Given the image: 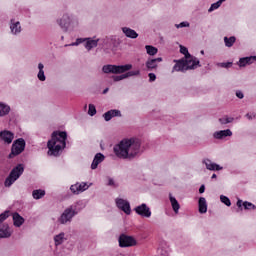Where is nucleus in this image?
<instances>
[{
    "label": "nucleus",
    "mask_w": 256,
    "mask_h": 256,
    "mask_svg": "<svg viewBox=\"0 0 256 256\" xmlns=\"http://www.w3.org/2000/svg\"><path fill=\"white\" fill-rule=\"evenodd\" d=\"M114 37L113 36H109L105 38V41L109 42V41H113Z\"/></svg>",
    "instance_id": "obj_52"
},
{
    "label": "nucleus",
    "mask_w": 256,
    "mask_h": 256,
    "mask_svg": "<svg viewBox=\"0 0 256 256\" xmlns=\"http://www.w3.org/2000/svg\"><path fill=\"white\" fill-rule=\"evenodd\" d=\"M65 240V234L63 232L54 236V243L56 246L63 245V243H65Z\"/></svg>",
    "instance_id": "obj_31"
},
{
    "label": "nucleus",
    "mask_w": 256,
    "mask_h": 256,
    "mask_svg": "<svg viewBox=\"0 0 256 256\" xmlns=\"http://www.w3.org/2000/svg\"><path fill=\"white\" fill-rule=\"evenodd\" d=\"M133 65L131 64H125V65H113V64H107L102 67L103 73L109 74L112 73L113 75H121L123 73H126V77H138V75H141V70H132ZM128 71V72H127Z\"/></svg>",
    "instance_id": "obj_3"
},
{
    "label": "nucleus",
    "mask_w": 256,
    "mask_h": 256,
    "mask_svg": "<svg viewBox=\"0 0 256 256\" xmlns=\"http://www.w3.org/2000/svg\"><path fill=\"white\" fill-rule=\"evenodd\" d=\"M176 63L172 68V73L181 72L185 73L191 69H197L199 67V59L194 56H188L187 58H182L180 60H174Z\"/></svg>",
    "instance_id": "obj_5"
},
{
    "label": "nucleus",
    "mask_w": 256,
    "mask_h": 256,
    "mask_svg": "<svg viewBox=\"0 0 256 256\" xmlns=\"http://www.w3.org/2000/svg\"><path fill=\"white\" fill-rule=\"evenodd\" d=\"M198 211L201 215L207 213V200L205 197H200L198 200Z\"/></svg>",
    "instance_id": "obj_26"
},
{
    "label": "nucleus",
    "mask_w": 256,
    "mask_h": 256,
    "mask_svg": "<svg viewBox=\"0 0 256 256\" xmlns=\"http://www.w3.org/2000/svg\"><path fill=\"white\" fill-rule=\"evenodd\" d=\"M176 29H183L185 27H191V24L188 21H183L179 24H175Z\"/></svg>",
    "instance_id": "obj_42"
},
{
    "label": "nucleus",
    "mask_w": 256,
    "mask_h": 256,
    "mask_svg": "<svg viewBox=\"0 0 256 256\" xmlns=\"http://www.w3.org/2000/svg\"><path fill=\"white\" fill-rule=\"evenodd\" d=\"M145 49H146L147 55H150V57H155V55L159 53V49H157V47L155 46L146 45Z\"/></svg>",
    "instance_id": "obj_30"
},
{
    "label": "nucleus",
    "mask_w": 256,
    "mask_h": 256,
    "mask_svg": "<svg viewBox=\"0 0 256 256\" xmlns=\"http://www.w3.org/2000/svg\"><path fill=\"white\" fill-rule=\"evenodd\" d=\"M10 112L11 106L4 102H0V117H5V115H9Z\"/></svg>",
    "instance_id": "obj_28"
},
{
    "label": "nucleus",
    "mask_w": 256,
    "mask_h": 256,
    "mask_svg": "<svg viewBox=\"0 0 256 256\" xmlns=\"http://www.w3.org/2000/svg\"><path fill=\"white\" fill-rule=\"evenodd\" d=\"M236 97H237L238 99H243V98L245 97V94H243V91L237 90V91H236Z\"/></svg>",
    "instance_id": "obj_48"
},
{
    "label": "nucleus",
    "mask_w": 256,
    "mask_h": 256,
    "mask_svg": "<svg viewBox=\"0 0 256 256\" xmlns=\"http://www.w3.org/2000/svg\"><path fill=\"white\" fill-rule=\"evenodd\" d=\"M87 38H77L75 42L69 44V47H77L78 45H81V43H86Z\"/></svg>",
    "instance_id": "obj_38"
},
{
    "label": "nucleus",
    "mask_w": 256,
    "mask_h": 256,
    "mask_svg": "<svg viewBox=\"0 0 256 256\" xmlns=\"http://www.w3.org/2000/svg\"><path fill=\"white\" fill-rule=\"evenodd\" d=\"M220 201L221 203L226 205V207H231V200L229 199V197L225 195H220Z\"/></svg>",
    "instance_id": "obj_37"
},
{
    "label": "nucleus",
    "mask_w": 256,
    "mask_h": 256,
    "mask_svg": "<svg viewBox=\"0 0 256 256\" xmlns=\"http://www.w3.org/2000/svg\"><path fill=\"white\" fill-rule=\"evenodd\" d=\"M237 207L241 208L243 207V200H238L236 203Z\"/></svg>",
    "instance_id": "obj_51"
},
{
    "label": "nucleus",
    "mask_w": 256,
    "mask_h": 256,
    "mask_svg": "<svg viewBox=\"0 0 256 256\" xmlns=\"http://www.w3.org/2000/svg\"><path fill=\"white\" fill-rule=\"evenodd\" d=\"M211 179H217V174H213V175L211 176Z\"/></svg>",
    "instance_id": "obj_54"
},
{
    "label": "nucleus",
    "mask_w": 256,
    "mask_h": 256,
    "mask_svg": "<svg viewBox=\"0 0 256 256\" xmlns=\"http://www.w3.org/2000/svg\"><path fill=\"white\" fill-rule=\"evenodd\" d=\"M233 132L231 129H226V130H219L213 133V138L214 139H225L226 137H232Z\"/></svg>",
    "instance_id": "obj_17"
},
{
    "label": "nucleus",
    "mask_w": 256,
    "mask_h": 256,
    "mask_svg": "<svg viewBox=\"0 0 256 256\" xmlns=\"http://www.w3.org/2000/svg\"><path fill=\"white\" fill-rule=\"evenodd\" d=\"M169 200L171 203V207L174 211V213L177 215L179 214V210L181 209V205L179 204V201H177V198L173 196V194H169Z\"/></svg>",
    "instance_id": "obj_23"
},
{
    "label": "nucleus",
    "mask_w": 256,
    "mask_h": 256,
    "mask_svg": "<svg viewBox=\"0 0 256 256\" xmlns=\"http://www.w3.org/2000/svg\"><path fill=\"white\" fill-rule=\"evenodd\" d=\"M97 45H99V39L86 38L85 49H87V51H91V49H95Z\"/></svg>",
    "instance_id": "obj_25"
},
{
    "label": "nucleus",
    "mask_w": 256,
    "mask_h": 256,
    "mask_svg": "<svg viewBox=\"0 0 256 256\" xmlns=\"http://www.w3.org/2000/svg\"><path fill=\"white\" fill-rule=\"evenodd\" d=\"M136 215L149 219L152 215L151 208L147 204L142 203L134 208Z\"/></svg>",
    "instance_id": "obj_11"
},
{
    "label": "nucleus",
    "mask_w": 256,
    "mask_h": 256,
    "mask_svg": "<svg viewBox=\"0 0 256 256\" xmlns=\"http://www.w3.org/2000/svg\"><path fill=\"white\" fill-rule=\"evenodd\" d=\"M148 77H149V83H153L157 80V75H155V73H153V72H150L148 74Z\"/></svg>",
    "instance_id": "obj_45"
},
{
    "label": "nucleus",
    "mask_w": 256,
    "mask_h": 256,
    "mask_svg": "<svg viewBox=\"0 0 256 256\" xmlns=\"http://www.w3.org/2000/svg\"><path fill=\"white\" fill-rule=\"evenodd\" d=\"M107 185L109 187H119V185H117V183H115V180L113 178H108V183Z\"/></svg>",
    "instance_id": "obj_46"
},
{
    "label": "nucleus",
    "mask_w": 256,
    "mask_h": 256,
    "mask_svg": "<svg viewBox=\"0 0 256 256\" xmlns=\"http://www.w3.org/2000/svg\"><path fill=\"white\" fill-rule=\"evenodd\" d=\"M115 203L116 207H118L120 211H123L126 215H131V204L129 201L122 198H116Z\"/></svg>",
    "instance_id": "obj_12"
},
{
    "label": "nucleus",
    "mask_w": 256,
    "mask_h": 256,
    "mask_svg": "<svg viewBox=\"0 0 256 256\" xmlns=\"http://www.w3.org/2000/svg\"><path fill=\"white\" fill-rule=\"evenodd\" d=\"M44 195H45V190L37 189V190H33L32 192V197L33 199H36V200L43 199Z\"/></svg>",
    "instance_id": "obj_32"
},
{
    "label": "nucleus",
    "mask_w": 256,
    "mask_h": 256,
    "mask_svg": "<svg viewBox=\"0 0 256 256\" xmlns=\"http://www.w3.org/2000/svg\"><path fill=\"white\" fill-rule=\"evenodd\" d=\"M180 53L184 55V59H187V57H191V54L189 53V49L185 46H180Z\"/></svg>",
    "instance_id": "obj_39"
},
{
    "label": "nucleus",
    "mask_w": 256,
    "mask_h": 256,
    "mask_svg": "<svg viewBox=\"0 0 256 256\" xmlns=\"http://www.w3.org/2000/svg\"><path fill=\"white\" fill-rule=\"evenodd\" d=\"M255 61H256V56L243 57L239 59L237 65H239V67H247V65H253Z\"/></svg>",
    "instance_id": "obj_19"
},
{
    "label": "nucleus",
    "mask_w": 256,
    "mask_h": 256,
    "mask_svg": "<svg viewBox=\"0 0 256 256\" xmlns=\"http://www.w3.org/2000/svg\"><path fill=\"white\" fill-rule=\"evenodd\" d=\"M121 31L128 39H137V37H139L137 31L131 29L130 27H122Z\"/></svg>",
    "instance_id": "obj_21"
},
{
    "label": "nucleus",
    "mask_w": 256,
    "mask_h": 256,
    "mask_svg": "<svg viewBox=\"0 0 256 256\" xmlns=\"http://www.w3.org/2000/svg\"><path fill=\"white\" fill-rule=\"evenodd\" d=\"M256 117V114L254 112H250V113H247L246 114V118L249 120V121H253V119H255Z\"/></svg>",
    "instance_id": "obj_47"
},
{
    "label": "nucleus",
    "mask_w": 256,
    "mask_h": 256,
    "mask_svg": "<svg viewBox=\"0 0 256 256\" xmlns=\"http://www.w3.org/2000/svg\"><path fill=\"white\" fill-rule=\"evenodd\" d=\"M199 193H205V186L202 184L199 188Z\"/></svg>",
    "instance_id": "obj_50"
},
{
    "label": "nucleus",
    "mask_w": 256,
    "mask_h": 256,
    "mask_svg": "<svg viewBox=\"0 0 256 256\" xmlns=\"http://www.w3.org/2000/svg\"><path fill=\"white\" fill-rule=\"evenodd\" d=\"M112 79L115 82L123 81V79H127V74L125 73L119 76H113Z\"/></svg>",
    "instance_id": "obj_43"
},
{
    "label": "nucleus",
    "mask_w": 256,
    "mask_h": 256,
    "mask_svg": "<svg viewBox=\"0 0 256 256\" xmlns=\"http://www.w3.org/2000/svg\"><path fill=\"white\" fill-rule=\"evenodd\" d=\"M109 92V88H105L104 90H103V95H105L106 93H108Z\"/></svg>",
    "instance_id": "obj_53"
},
{
    "label": "nucleus",
    "mask_w": 256,
    "mask_h": 256,
    "mask_svg": "<svg viewBox=\"0 0 256 256\" xmlns=\"http://www.w3.org/2000/svg\"><path fill=\"white\" fill-rule=\"evenodd\" d=\"M79 213V209H77V204H73L70 207L66 208L61 216L58 218V223L60 225H67L73 221V217Z\"/></svg>",
    "instance_id": "obj_7"
},
{
    "label": "nucleus",
    "mask_w": 256,
    "mask_h": 256,
    "mask_svg": "<svg viewBox=\"0 0 256 256\" xmlns=\"http://www.w3.org/2000/svg\"><path fill=\"white\" fill-rule=\"evenodd\" d=\"M203 53H204V52H203V51H201V54H202V55H203Z\"/></svg>",
    "instance_id": "obj_56"
},
{
    "label": "nucleus",
    "mask_w": 256,
    "mask_h": 256,
    "mask_svg": "<svg viewBox=\"0 0 256 256\" xmlns=\"http://www.w3.org/2000/svg\"><path fill=\"white\" fill-rule=\"evenodd\" d=\"M10 31L13 35H20L23 29L21 28V22L11 19L10 20Z\"/></svg>",
    "instance_id": "obj_16"
},
{
    "label": "nucleus",
    "mask_w": 256,
    "mask_h": 256,
    "mask_svg": "<svg viewBox=\"0 0 256 256\" xmlns=\"http://www.w3.org/2000/svg\"><path fill=\"white\" fill-rule=\"evenodd\" d=\"M9 215H11V211L6 210L3 213L0 214V223H3L5 219H8Z\"/></svg>",
    "instance_id": "obj_41"
},
{
    "label": "nucleus",
    "mask_w": 256,
    "mask_h": 256,
    "mask_svg": "<svg viewBox=\"0 0 256 256\" xmlns=\"http://www.w3.org/2000/svg\"><path fill=\"white\" fill-rule=\"evenodd\" d=\"M15 138V135L10 131H2L0 132V139L4 141V143H7L10 145V143H13V139Z\"/></svg>",
    "instance_id": "obj_18"
},
{
    "label": "nucleus",
    "mask_w": 256,
    "mask_h": 256,
    "mask_svg": "<svg viewBox=\"0 0 256 256\" xmlns=\"http://www.w3.org/2000/svg\"><path fill=\"white\" fill-rule=\"evenodd\" d=\"M233 121H234V118L229 117V116H224V117L219 119V123L221 125H228V123H233Z\"/></svg>",
    "instance_id": "obj_34"
},
{
    "label": "nucleus",
    "mask_w": 256,
    "mask_h": 256,
    "mask_svg": "<svg viewBox=\"0 0 256 256\" xmlns=\"http://www.w3.org/2000/svg\"><path fill=\"white\" fill-rule=\"evenodd\" d=\"M218 67H222L223 69H229L233 65L232 62H222L217 64Z\"/></svg>",
    "instance_id": "obj_44"
},
{
    "label": "nucleus",
    "mask_w": 256,
    "mask_h": 256,
    "mask_svg": "<svg viewBox=\"0 0 256 256\" xmlns=\"http://www.w3.org/2000/svg\"><path fill=\"white\" fill-rule=\"evenodd\" d=\"M56 23L64 33H73L79 29V18L73 14L64 13L56 20Z\"/></svg>",
    "instance_id": "obj_4"
},
{
    "label": "nucleus",
    "mask_w": 256,
    "mask_h": 256,
    "mask_svg": "<svg viewBox=\"0 0 256 256\" xmlns=\"http://www.w3.org/2000/svg\"><path fill=\"white\" fill-rule=\"evenodd\" d=\"M103 161H105V155L97 153L92 161L91 169H97V167H99V164L103 163Z\"/></svg>",
    "instance_id": "obj_24"
},
{
    "label": "nucleus",
    "mask_w": 256,
    "mask_h": 256,
    "mask_svg": "<svg viewBox=\"0 0 256 256\" xmlns=\"http://www.w3.org/2000/svg\"><path fill=\"white\" fill-rule=\"evenodd\" d=\"M88 115H90V117L97 115V108L93 104H89L88 106Z\"/></svg>",
    "instance_id": "obj_36"
},
{
    "label": "nucleus",
    "mask_w": 256,
    "mask_h": 256,
    "mask_svg": "<svg viewBox=\"0 0 256 256\" xmlns=\"http://www.w3.org/2000/svg\"><path fill=\"white\" fill-rule=\"evenodd\" d=\"M113 152L118 159H135L141 153V141L137 138H124L113 147Z\"/></svg>",
    "instance_id": "obj_1"
},
{
    "label": "nucleus",
    "mask_w": 256,
    "mask_h": 256,
    "mask_svg": "<svg viewBox=\"0 0 256 256\" xmlns=\"http://www.w3.org/2000/svg\"><path fill=\"white\" fill-rule=\"evenodd\" d=\"M104 121H111L113 117H122L120 110L112 109L103 114Z\"/></svg>",
    "instance_id": "obj_20"
},
{
    "label": "nucleus",
    "mask_w": 256,
    "mask_h": 256,
    "mask_svg": "<svg viewBox=\"0 0 256 256\" xmlns=\"http://www.w3.org/2000/svg\"><path fill=\"white\" fill-rule=\"evenodd\" d=\"M91 185V183L87 182H76L70 186V191L72 195H80V193L87 191Z\"/></svg>",
    "instance_id": "obj_10"
},
{
    "label": "nucleus",
    "mask_w": 256,
    "mask_h": 256,
    "mask_svg": "<svg viewBox=\"0 0 256 256\" xmlns=\"http://www.w3.org/2000/svg\"><path fill=\"white\" fill-rule=\"evenodd\" d=\"M202 163L208 171H223V166L211 161L209 158L203 159Z\"/></svg>",
    "instance_id": "obj_14"
},
{
    "label": "nucleus",
    "mask_w": 256,
    "mask_h": 256,
    "mask_svg": "<svg viewBox=\"0 0 256 256\" xmlns=\"http://www.w3.org/2000/svg\"><path fill=\"white\" fill-rule=\"evenodd\" d=\"M118 242L120 247H134V245H137L135 238L125 234L120 235Z\"/></svg>",
    "instance_id": "obj_13"
},
{
    "label": "nucleus",
    "mask_w": 256,
    "mask_h": 256,
    "mask_svg": "<svg viewBox=\"0 0 256 256\" xmlns=\"http://www.w3.org/2000/svg\"><path fill=\"white\" fill-rule=\"evenodd\" d=\"M219 7H221V2L217 1L216 3H213L208 9V13H213V11L219 9Z\"/></svg>",
    "instance_id": "obj_40"
},
{
    "label": "nucleus",
    "mask_w": 256,
    "mask_h": 256,
    "mask_svg": "<svg viewBox=\"0 0 256 256\" xmlns=\"http://www.w3.org/2000/svg\"><path fill=\"white\" fill-rule=\"evenodd\" d=\"M243 207H244V209L246 210V211H255V209H256V206H255V204H253V203H251V202H249V201H244L243 202Z\"/></svg>",
    "instance_id": "obj_35"
},
{
    "label": "nucleus",
    "mask_w": 256,
    "mask_h": 256,
    "mask_svg": "<svg viewBox=\"0 0 256 256\" xmlns=\"http://www.w3.org/2000/svg\"><path fill=\"white\" fill-rule=\"evenodd\" d=\"M12 219L14 223V227H21L23 223H25V218L19 215V213L15 212L12 214Z\"/></svg>",
    "instance_id": "obj_27"
},
{
    "label": "nucleus",
    "mask_w": 256,
    "mask_h": 256,
    "mask_svg": "<svg viewBox=\"0 0 256 256\" xmlns=\"http://www.w3.org/2000/svg\"><path fill=\"white\" fill-rule=\"evenodd\" d=\"M158 253L160 256H169V253L163 249H159Z\"/></svg>",
    "instance_id": "obj_49"
},
{
    "label": "nucleus",
    "mask_w": 256,
    "mask_h": 256,
    "mask_svg": "<svg viewBox=\"0 0 256 256\" xmlns=\"http://www.w3.org/2000/svg\"><path fill=\"white\" fill-rule=\"evenodd\" d=\"M218 2L222 5V3L225 2V0H218Z\"/></svg>",
    "instance_id": "obj_55"
},
{
    "label": "nucleus",
    "mask_w": 256,
    "mask_h": 256,
    "mask_svg": "<svg viewBox=\"0 0 256 256\" xmlns=\"http://www.w3.org/2000/svg\"><path fill=\"white\" fill-rule=\"evenodd\" d=\"M45 65H43V63H39L38 64V74H37V78L39 81H46L47 77L45 76Z\"/></svg>",
    "instance_id": "obj_29"
},
{
    "label": "nucleus",
    "mask_w": 256,
    "mask_h": 256,
    "mask_svg": "<svg viewBox=\"0 0 256 256\" xmlns=\"http://www.w3.org/2000/svg\"><path fill=\"white\" fill-rule=\"evenodd\" d=\"M202 163L208 171H223V166L211 161L209 158L203 159Z\"/></svg>",
    "instance_id": "obj_15"
},
{
    "label": "nucleus",
    "mask_w": 256,
    "mask_h": 256,
    "mask_svg": "<svg viewBox=\"0 0 256 256\" xmlns=\"http://www.w3.org/2000/svg\"><path fill=\"white\" fill-rule=\"evenodd\" d=\"M25 173V166L23 164H18L16 165L9 173L7 178L4 181V186L5 187H11L15 181L21 177Z\"/></svg>",
    "instance_id": "obj_6"
},
{
    "label": "nucleus",
    "mask_w": 256,
    "mask_h": 256,
    "mask_svg": "<svg viewBox=\"0 0 256 256\" xmlns=\"http://www.w3.org/2000/svg\"><path fill=\"white\" fill-rule=\"evenodd\" d=\"M235 41H237V38H235V36L224 37V43L226 47H233V45H235Z\"/></svg>",
    "instance_id": "obj_33"
},
{
    "label": "nucleus",
    "mask_w": 256,
    "mask_h": 256,
    "mask_svg": "<svg viewBox=\"0 0 256 256\" xmlns=\"http://www.w3.org/2000/svg\"><path fill=\"white\" fill-rule=\"evenodd\" d=\"M13 234V230L9 228V225L4 224L0 226V239H7L8 237H11Z\"/></svg>",
    "instance_id": "obj_22"
},
{
    "label": "nucleus",
    "mask_w": 256,
    "mask_h": 256,
    "mask_svg": "<svg viewBox=\"0 0 256 256\" xmlns=\"http://www.w3.org/2000/svg\"><path fill=\"white\" fill-rule=\"evenodd\" d=\"M25 139L19 138L15 140L12 144L11 153L9 154V159L12 157H17V155H21L23 151H25Z\"/></svg>",
    "instance_id": "obj_8"
},
{
    "label": "nucleus",
    "mask_w": 256,
    "mask_h": 256,
    "mask_svg": "<svg viewBox=\"0 0 256 256\" xmlns=\"http://www.w3.org/2000/svg\"><path fill=\"white\" fill-rule=\"evenodd\" d=\"M65 147H67V132L54 131L51 139L47 142L48 155L50 157H59Z\"/></svg>",
    "instance_id": "obj_2"
},
{
    "label": "nucleus",
    "mask_w": 256,
    "mask_h": 256,
    "mask_svg": "<svg viewBox=\"0 0 256 256\" xmlns=\"http://www.w3.org/2000/svg\"><path fill=\"white\" fill-rule=\"evenodd\" d=\"M159 63H163V58H148L145 62V71L153 72L159 69Z\"/></svg>",
    "instance_id": "obj_9"
}]
</instances>
